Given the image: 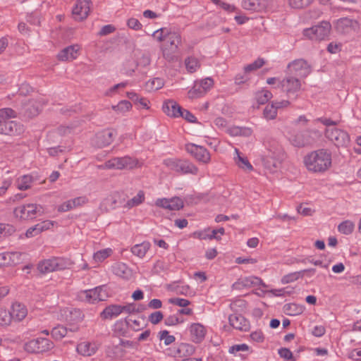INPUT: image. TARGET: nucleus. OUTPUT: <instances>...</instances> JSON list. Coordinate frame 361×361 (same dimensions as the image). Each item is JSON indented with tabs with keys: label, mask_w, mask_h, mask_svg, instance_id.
<instances>
[{
	"label": "nucleus",
	"mask_w": 361,
	"mask_h": 361,
	"mask_svg": "<svg viewBox=\"0 0 361 361\" xmlns=\"http://www.w3.org/2000/svg\"><path fill=\"white\" fill-rule=\"evenodd\" d=\"M305 164L309 171L324 172L331 165V154L326 149H318L305 157Z\"/></svg>",
	"instance_id": "f257e3e1"
},
{
	"label": "nucleus",
	"mask_w": 361,
	"mask_h": 361,
	"mask_svg": "<svg viewBox=\"0 0 361 361\" xmlns=\"http://www.w3.org/2000/svg\"><path fill=\"white\" fill-rule=\"evenodd\" d=\"M16 117V113L11 108L0 109V134L19 135L23 133V126L10 119Z\"/></svg>",
	"instance_id": "f03ea898"
},
{
	"label": "nucleus",
	"mask_w": 361,
	"mask_h": 361,
	"mask_svg": "<svg viewBox=\"0 0 361 361\" xmlns=\"http://www.w3.org/2000/svg\"><path fill=\"white\" fill-rule=\"evenodd\" d=\"M283 159V153L276 142L261 157L264 167L271 173L276 172L280 168Z\"/></svg>",
	"instance_id": "7ed1b4c3"
},
{
	"label": "nucleus",
	"mask_w": 361,
	"mask_h": 361,
	"mask_svg": "<svg viewBox=\"0 0 361 361\" xmlns=\"http://www.w3.org/2000/svg\"><path fill=\"white\" fill-rule=\"evenodd\" d=\"M164 164L169 170L180 174L197 175L199 171L194 164L187 160L167 159Z\"/></svg>",
	"instance_id": "20e7f679"
},
{
	"label": "nucleus",
	"mask_w": 361,
	"mask_h": 361,
	"mask_svg": "<svg viewBox=\"0 0 361 361\" xmlns=\"http://www.w3.org/2000/svg\"><path fill=\"white\" fill-rule=\"evenodd\" d=\"M69 260L65 258L53 257L44 259L37 264V269L42 274H48L67 269L70 266Z\"/></svg>",
	"instance_id": "39448f33"
},
{
	"label": "nucleus",
	"mask_w": 361,
	"mask_h": 361,
	"mask_svg": "<svg viewBox=\"0 0 361 361\" xmlns=\"http://www.w3.org/2000/svg\"><path fill=\"white\" fill-rule=\"evenodd\" d=\"M331 25L327 21H322L320 24L304 30L303 34L312 40H324L330 34Z\"/></svg>",
	"instance_id": "423d86ee"
},
{
	"label": "nucleus",
	"mask_w": 361,
	"mask_h": 361,
	"mask_svg": "<svg viewBox=\"0 0 361 361\" xmlns=\"http://www.w3.org/2000/svg\"><path fill=\"white\" fill-rule=\"evenodd\" d=\"M279 87L288 97L293 95L296 99L301 90L302 83L298 78L293 75H288L279 81Z\"/></svg>",
	"instance_id": "0eeeda50"
},
{
	"label": "nucleus",
	"mask_w": 361,
	"mask_h": 361,
	"mask_svg": "<svg viewBox=\"0 0 361 361\" xmlns=\"http://www.w3.org/2000/svg\"><path fill=\"white\" fill-rule=\"evenodd\" d=\"M80 298L89 303L104 301L109 298L108 293L104 286H98L93 289L85 290L80 293Z\"/></svg>",
	"instance_id": "6e6552de"
},
{
	"label": "nucleus",
	"mask_w": 361,
	"mask_h": 361,
	"mask_svg": "<svg viewBox=\"0 0 361 361\" xmlns=\"http://www.w3.org/2000/svg\"><path fill=\"white\" fill-rule=\"evenodd\" d=\"M325 135L337 147L345 146L350 141L348 134L336 127L326 128Z\"/></svg>",
	"instance_id": "1a4fd4ad"
},
{
	"label": "nucleus",
	"mask_w": 361,
	"mask_h": 361,
	"mask_svg": "<svg viewBox=\"0 0 361 361\" xmlns=\"http://www.w3.org/2000/svg\"><path fill=\"white\" fill-rule=\"evenodd\" d=\"M54 343L47 338H37L25 344L26 350L32 353H44L54 348Z\"/></svg>",
	"instance_id": "9d476101"
},
{
	"label": "nucleus",
	"mask_w": 361,
	"mask_h": 361,
	"mask_svg": "<svg viewBox=\"0 0 361 361\" xmlns=\"http://www.w3.org/2000/svg\"><path fill=\"white\" fill-rule=\"evenodd\" d=\"M42 207L35 204H27L16 207L14 211L16 217L20 219H32L36 217L38 212H41Z\"/></svg>",
	"instance_id": "9b49d317"
},
{
	"label": "nucleus",
	"mask_w": 361,
	"mask_h": 361,
	"mask_svg": "<svg viewBox=\"0 0 361 361\" xmlns=\"http://www.w3.org/2000/svg\"><path fill=\"white\" fill-rule=\"evenodd\" d=\"M116 136V132L113 129H106L97 133L92 139V144L98 148H102L109 145Z\"/></svg>",
	"instance_id": "f8f14e48"
},
{
	"label": "nucleus",
	"mask_w": 361,
	"mask_h": 361,
	"mask_svg": "<svg viewBox=\"0 0 361 361\" xmlns=\"http://www.w3.org/2000/svg\"><path fill=\"white\" fill-rule=\"evenodd\" d=\"M185 149L198 161L208 164L211 160L210 153L202 146L189 143L185 145Z\"/></svg>",
	"instance_id": "ddd939ff"
},
{
	"label": "nucleus",
	"mask_w": 361,
	"mask_h": 361,
	"mask_svg": "<svg viewBox=\"0 0 361 361\" xmlns=\"http://www.w3.org/2000/svg\"><path fill=\"white\" fill-rule=\"evenodd\" d=\"M290 72L300 78H306L312 71L311 66L302 59H296L288 66Z\"/></svg>",
	"instance_id": "4468645a"
},
{
	"label": "nucleus",
	"mask_w": 361,
	"mask_h": 361,
	"mask_svg": "<svg viewBox=\"0 0 361 361\" xmlns=\"http://www.w3.org/2000/svg\"><path fill=\"white\" fill-rule=\"evenodd\" d=\"M90 0H78L73 8L72 13L76 20L85 19L90 11Z\"/></svg>",
	"instance_id": "2eb2a0df"
},
{
	"label": "nucleus",
	"mask_w": 361,
	"mask_h": 361,
	"mask_svg": "<svg viewBox=\"0 0 361 361\" xmlns=\"http://www.w3.org/2000/svg\"><path fill=\"white\" fill-rule=\"evenodd\" d=\"M288 140L291 145L297 147H302L311 144L313 139L309 131L298 132L289 136Z\"/></svg>",
	"instance_id": "dca6fc26"
},
{
	"label": "nucleus",
	"mask_w": 361,
	"mask_h": 361,
	"mask_svg": "<svg viewBox=\"0 0 361 361\" xmlns=\"http://www.w3.org/2000/svg\"><path fill=\"white\" fill-rule=\"evenodd\" d=\"M260 284L264 287L266 286L261 279L256 276H249L239 279L232 285V288L235 290H242L245 288H250Z\"/></svg>",
	"instance_id": "f3484780"
},
{
	"label": "nucleus",
	"mask_w": 361,
	"mask_h": 361,
	"mask_svg": "<svg viewBox=\"0 0 361 361\" xmlns=\"http://www.w3.org/2000/svg\"><path fill=\"white\" fill-rule=\"evenodd\" d=\"M156 205L169 210H179L183 207V202L178 197L171 199L162 198L156 201Z\"/></svg>",
	"instance_id": "a211bd4d"
},
{
	"label": "nucleus",
	"mask_w": 361,
	"mask_h": 361,
	"mask_svg": "<svg viewBox=\"0 0 361 361\" xmlns=\"http://www.w3.org/2000/svg\"><path fill=\"white\" fill-rule=\"evenodd\" d=\"M229 324L234 329L242 331L249 330V322L241 314H233L228 317Z\"/></svg>",
	"instance_id": "6ab92c4d"
},
{
	"label": "nucleus",
	"mask_w": 361,
	"mask_h": 361,
	"mask_svg": "<svg viewBox=\"0 0 361 361\" xmlns=\"http://www.w3.org/2000/svg\"><path fill=\"white\" fill-rule=\"evenodd\" d=\"M189 330L193 342L199 343L204 340L207 330L202 324L200 323L192 324Z\"/></svg>",
	"instance_id": "aec40b11"
},
{
	"label": "nucleus",
	"mask_w": 361,
	"mask_h": 361,
	"mask_svg": "<svg viewBox=\"0 0 361 361\" xmlns=\"http://www.w3.org/2000/svg\"><path fill=\"white\" fill-rule=\"evenodd\" d=\"M112 272L117 276L129 280L133 276V271L125 263L116 262L111 267Z\"/></svg>",
	"instance_id": "412c9836"
},
{
	"label": "nucleus",
	"mask_w": 361,
	"mask_h": 361,
	"mask_svg": "<svg viewBox=\"0 0 361 361\" xmlns=\"http://www.w3.org/2000/svg\"><path fill=\"white\" fill-rule=\"evenodd\" d=\"M164 112L170 117H180L182 108L173 100L166 101L162 106Z\"/></svg>",
	"instance_id": "4be33fe9"
},
{
	"label": "nucleus",
	"mask_w": 361,
	"mask_h": 361,
	"mask_svg": "<svg viewBox=\"0 0 361 361\" xmlns=\"http://www.w3.org/2000/svg\"><path fill=\"white\" fill-rule=\"evenodd\" d=\"M78 48L77 45H71L64 48L57 55L60 61H71L78 56Z\"/></svg>",
	"instance_id": "5701e85b"
},
{
	"label": "nucleus",
	"mask_w": 361,
	"mask_h": 361,
	"mask_svg": "<svg viewBox=\"0 0 361 361\" xmlns=\"http://www.w3.org/2000/svg\"><path fill=\"white\" fill-rule=\"evenodd\" d=\"M10 312L12 319L16 321L23 320L27 314L25 306L19 302H15L12 305L11 311Z\"/></svg>",
	"instance_id": "b1692460"
},
{
	"label": "nucleus",
	"mask_w": 361,
	"mask_h": 361,
	"mask_svg": "<svg viewBox=\"0 0 361 361\" xmlns=\"http://www.w3.org/2000/svg\"><path fill=\"white\" fill-rule=\"evenodd\" d=\"M131 319L126 318L116 322L113 327V331L117 336H126Z\"/></svg>",
	"instance_id": "393cba45"
},
{
	"label": "nucleus",
	"mask_w": 361,
	"mask_h": 361,
	"mask_svg": "<svg viewBox=\"0 0 361 361\" xmlns=\"http://www.w3.org/2000/svg\"><path fill=\"white\" fill-rule=\"evenodd\" d=\"M121 314L120 305H110L106 307L101 312L102 319H112Z\"/></svg>",
	"instance_id": "a878e982"
},
{
	"label": "nucleus",
	"mask_w": 361,
	"mask_h": 361,
	"mask_svg": "<svg viewBox=\"0 0 361 361\" xmlns=\"http://www.w3.org/2000/svg\"><path fill=\"white\" fill-rule=\"evenodd\" d=\"M167 43L169 44L170 49L173 53L177 51L179 46L182 42L181 35L179 32L175 31L169 32L166 38Z\"/></svg>",
	"instance_id": "bb28decb"
},
{
	"label": "nucleus",
	"mask_w": 361,
	"mask_h": 361,
	"mask_svg": "<svg viewBox=\"0 0 361 361\" xmlns=\"http://www.w3.org/2000/svg\"><path fill=\"white\" fill-rule=\"evenodd\" d=\"M242 6L245 10L259 12L265 8V4L262 0H243Z\"/></svg>",
	"instance_id": "cd10ccee"
},
{
	"label": "nucleus",
	"mask_w": 361,
	"mask_h": 361,
	"mask_svg": "<svg viewBox=\"0 0 361 361\" xmlns=\"http://www.w3.org/2000/svg\"><path fill=\"white\" fill-rule=\"evenodd\" d=\"M235 152L236 154V157H234V159L238 167L247 171H252L253 167L247 157L243 156L237 148L235 149Z\"/></svg>",
	"instance_id": "c85d7f7f"
},
{
	"label": "nucleus",
	"mask_w": 361,
	"mask_h": 361,
	"mask_svg": "<svg viewBox=\"0 0 361 361\" xmlns=\"http://www.w3.org/2000/svg\"><path fill=\"white\" fill-rule=\"evenodd\" d=\"M126 95L128 98L130 99L135 104L138 105L145 109H149V101L147 98L140 97L135 92H128Z\"/></svg>",
	"instance_id": "c756f323"
},
{
	"label": "nucleus",
	"mask_w": 361,
	"mask_h": 361,
	"mask_svg": "<svg viewBox=\"0 0 361 361\" xmlns=\"http://www.w3.org/2000/svg\"><path fill=\"white\" fill-rule=\"evenodd\" d=\"M150 243L147 241H144L142 243L135 245L131 247L132 253L142 258L145 256L146 253L150 248Z\"/></svg>",
	"instance_id": "7c9ffc66"
},
{
	"label": "nucleus",
	"mask_w": 361,
	"mask_h": 361,
	"mask_svg": "<svg viewBox=\"0 0 361 361\" xmlns=\"http://www.w3.org/2000/svg\"><path fill=\"white\" fill-rule=\"evenodd\" d=\"M77 351L84 356H90L96 352V347L89 342H82L78 345Z\"/></svg>",
	"instance_id": "2f4dec72"
},
{
	"label": "nucleus",
	"mask_w": 361,
	"mask_h": 361,
	"mask_svg": "<svg viewBox=\"0 0 361 361\" xmlns=\"http://www.w3.org/2000/svg\"><path fill=\"white\" fill-rule=\"evenodd\" d=\"M100 169L122 170L121 157H114L98 166Z\"/></svg>",
	"instance_id": "473e14b6"
},
{
	"label": "nucleus",
	"mask_w": 361,
	"mask_h": 361,
	"mask_svg": "<svg viewBox=\"0 0 361 361\" xmlns=\"http://www.w3.org/2000/svg\"><path fill=\"white\" fill-rule=\"evenodd\" d=\"M145 199V192L142 190H139L137 195L133 198L128 200L124 207L131 209L141 204Z\"/></svg>",
	"instance_id": "72a5a7b5"
},
{
	"label": "nucleus",
	"mask_w": 361,
	"mask_h": 361,
	"mask_svg": "<svg viewBox=\"0 0 361 361\" xmlns=\"http://www.w3.org/2000/svg\"><path fill=\"white\" fill-rule=\"evenodd\" d=\"M33 178L30 175H24L17 179V188L20 190H26L31 187Z\"/></svg>",
	"instance_id": "f704fd0d"
},
{
	"label": "nucleus",
	"mask_w": 361,
	"mask_h": 361,
	"mask_svg": "<svg viewBox=\"0 0 361 361\" xmlns=\"http://www.w3.org/2000/svg\"><path fill=\"white\" fill-rule=\"evenodd\" d=\"M185 66L188 72L192 73L200 68V62L194 56H188L185 59Z\"/></svg>",
	"instance_id": "c9c22d12"
},
{
	"label": "nucleus",
	"mask_w": 361,
	"mask_h": 361,
	"mask_svg": "<svg viewBox=\"0 0 361 361\" xmlns=\"http://www.w3.org/2000/svg\"><path fill=\"white\" fill-rule=\"evenodd\" d=\"M283 310L288 315L296 316L302 314L304 308L302 305L295 303H289L284 305Z\"/></svg>",
	"instance_id": "e433bc0d"
},
{
	"label": "nucleus",
	"mask_w": 361,
	"mask_h": 361,
	"mask_svg": "<svg viewBox=\"0 0 361 361\" xmlns=\"http://www.w3.org/2000/svg\"><path fill=\"white\" fill-rule=\"evenodd\" d=\"M357 21L348 18H342L337 21V28L342 32H345L350 27H354Z\"/></svg>",
	"instance_id": "4c0bfd02"
},
{
	"label": "nucleus",
	"mask_w": 361,
	"mask_h": 361,
	"mask_svg": "<svg viewBox=\"0 0 361 361\" xmlns=\"http://www.w3.org/2000/svg\"><path fill=\"white\" fill-rule=\"evenodd\" d=\"M138 161L137 159L128 157L125 156L121 157V166L122 170L123 169H128L130 170L133 169H135L138 166Z\"/></svg>",
	"instance_id": "58836bf2"
},
{
	"label": "nucleus",
	"mask_w": 361,
	"mask_h": 361,
	"mask_svg": "<svg viewBox=\"0 0 361 361\" xmlns=\"http://www.w3.org/2000/svg\"><path fill=\"white\" fill-rule=\"evenodd\" d=\"M355 228V224L350 220H346L341 222L338 226V231L344 235H350L353 233Z\"/></svg>",
	"instance_id": "ea45409f"
},
{
	"label": "nucleus",
	"mask_w": 361,
	"mask_h": 361,
	"mask_svg": "<svg viewBox=\"0 0 361 361\" xmlns=\"http://www.w3.org/2000/svg\"><path fill=\"white\" fill-rule=\"evenodd\" d=\"M272 97V93L267 90L259 91L255 94V98L258 104H264Z\"/></svg>",
	"instance_id": "a19ab883"
},
{
	"label": "nucleus",
	"mask_w": 361,
	"mask_h": 361,
	"mask_svg": "<svg viewBox=\"0 0 361 361\" xmlns=\"http://www.w3.org/2000/svg\"><path fill=\"white\" fill-rule=\"evenodd\" d=\"M164 85V80L160 78H155L149 80L147 84V88L150 91H157L161 89Z\"/></svg>",
	"instance_id": "79ce46f5"
},
{
	"label": "nucleus",
	"mask_w": 361,
	"mask_h": 361,
	"mask_svg": "<svg viewBox=\"0 0 361 361\" xmlns=\"http://www.w3.org/2000/svg\"><path fill=\"white\" fill-rule=\"evenodd\" d=\"M68 329L63 326L54 327L51 331V336L56 340H61L68 334Z\"/></svg>",
	"instance_id": "37998d69"
},
{
	"label": "nucleus",
	"mask_w": 361,
	"mask_h": 361,
	"mask_svg": "<svg viewBox=\"0 0 361 361\" xmlns=\"http://www.w3.org/2000/svg\"><path fill=\"white\" fill-rule=\"evenodd\" d=\"M132 108L131 103L128 100H122L117 105L113 106L112 109L120 114L130 111Z\"/></svg>",
	"instance_id": "c03bdc74"
},
{
	"label": "nucleus",
	"mask_w": 361,
	"mask_h": 361,
	"mask_svg": "<svg viewBox=\"0 0 361 361\" xmlns=\"http://www.w3.org/2000/svg\"><path fill=\"white\" fill-rule=\"evenodd\" d=\"M112 253L111 248H106L97 251L93 255V259L96 262H101L109 257Z\"/></svg>",
	"instance_id": "a18cd8bd"
},
{
	"label": "nucleus",
	"mask_w": 361,
	"mask_h": 361,
	"mask_svg": "<svg viewBox=\"0 0 361 361\" xmlns=\"http://www.w3.org/2000/svg\"><path fill=\"white\" fill-rule=\"evenodd\" d=\"M264 117L267 120H273L277 116V110L274 104H268L263 111Z\"/></svg>",
	"instance_id": "49530a36"
},
{
	"label": "nucleus",
	"mask_w": 361,
	"mask_h": 361,
	"mask_svg": "<svg viewBox=\"0 0 361 361\" xmlns=\"http://www.w3.org/2000/svg\"><path fill=\"white\" fill-rule=\"evenodd\" d=\"M205 94L204 90L200 87L197 82H195L194 87L188 91V94L190 99H195L202 97Z\"/></svg>",
	"instance_id": "de8ad7c7"
},
{
	"label": "nucleus",
	"mask_w": 361,
	"mask_h": 361,
	"mask_svg": "<svg viewBox=\"0 0 361 361\" xmlns=\"http://www.w3.org/2000/svg\"><path fill=\"white\" fill-rule=\"evenodd\" d=\"M225 233V231H224V228H219V229H214L211 231V233L209 234H201L200 235V238L201 239H216V240H219L221 238L219 236L217 235V234H220V235H224Z\"/></svg>",
	"instance_id": "09e8293b"
},
{
	"label": "nucleus",
	"mask_w": 361,
	"mask_h": 361,
	"mask_svg": "<svg viewBox=\"0 0 361 361\" xmlns=\"http://www.w3.org/2000/svg\"><path fill=\"white\" fill-rule=\"evenodd\" d=\"M300 278H301V272H300V271L290 273V274H288L282 277L281 283L283 284L292 283L293 281H297Z\"/></svg>",
	"instance_id": "8fccbe9b"
},
{
	"label": "nucleus",
	"mask_w": 361,
	"mask_h": 361,
	"mask_svg": "<svg viewBox=\"0 0 361 361\" xmlns=\"http://www.w3.org/2000/svg\"><path fill=\"white\" fill-rule=\"evenodd\" d=\"M170 30L166 27H161L153 33V36L156 38L159 42H162L166 39L167 36L169 35Z\"/></svg>",
	"instance_id": "3c124183"
},
{
	"label": "nucleus",
	"mask_w": 361,
	"mask_h": 361,
	"mask_svg": "<svg viewBox=\"0 0 361 361\" xmlns=\"http://www.w3.org/2000/svg\"><path fill=\"white\" fill-rule=\"evenodd\" d=\"M178 351L183 353L184 356L192 355L195 351V348L188 343H181L178 348Z\"/></svg>",
	"instance_id": "603ef678"
},
{
	"label": "nucleus",
	"mask_w": 361,
	"mask_h": 361,
	"mask_svg": "<svg viewBox=\"0 0 361 361\" xmlns=\"http://www.w3.org/2000/svg\"><path fill=\"white\" fill-rule=\"evenodd\" d=\"M313 0H289L288 3L290 7L293 8H302L309 6Z\"/></svg>",
	"instance_id": "864d4df0"
},
{
	"label": "nucleus",
	"mask_w": 361,
	"mask_h": 361,
	"mask_svg": "<svg viewBox=\"0 0 361 361\" xmlns=\"http://www.w3.org/2000/svg\"><path fill=\"white\" fill-rule=\"evenodd\" d=\"M10 259V265H16L20 263L23 260V255L24 253L20 252H8Z\"/></svg>",
	"instance_id": "5fc2aeb1"
},
{
	"label": "nucleus",
	"mask_w": 361,
	"mask_h": 361,
	"mask_svg": "<svg viewBox=\"0 0 361 361\" xmlns=\"http://www.w3.org/2000/svg\"><path fill=\"white\" fill-rule=\"evenodd\" d=\"M55 224H56V222L54 221L45 220L36 224L37 226V229H38V232L41 233L43 231L51 229Z\"/></svg>",
	"instance_id": "6e6d98bb"
},
{
	"label": "nucleus",
	"mask_w": 361,
	"mask_h": 361,
	"mask_svg": "<svg viewBox=\"0 0 361 361\" xmlns=\"http://www.w3.org/2000/svg\"><path fill=\"white\" fill-rule=\"evenodd\" d=\"M264 64V61L262 59H258L253 63L248 64L244 68L245 73H249L261 68Z\"/></svg>",
	"instance_id": "4d7b16f0"
},
{
	"label": "nucleus",
	"mask_w": 361,
	"mask_h": 361,
	"mask_svg": "<svg viewBox=\"0 0 361 361\" xmlns=\"http://www.w3.org/2000/svg\"><path fill=\"white\" fill-rule=\"evenodd\" d=\"M11 319L12 317L11 315V312H8L5 310H0V325H8L11 323Z\"/></svg>",
	"instance_id": "13d9d810"
},
{
	"label": "nucleus",
	"mask_w": 361,
	"mask_h": 361,
	"mask_svg": "<svg viewBox=\"0 0 361 361\" xmlns=\"http://www.w3.org/2000/svg\"><path fill=\"white\" fill-rule=\"evenodd\" d=\"M169 302L182 307H186L190 304L188 300L180 298H173L169 300Z\"/></svg>",
	"instance_id": "bf43d9fd"
},
{
	"label": "nucleus",
	"mask_w": 361,
	"mask_h": 361,
	"mask_svg": "<svg viewBox=\"0 0 361 361\" xmlns=\"http://www.w3.org/2000/svg\"><path fill=\"white\" fill-rule=\"evenodd\" d=\"M249 350V346L245 344H238L233 345L229 348L228 352L231 354L235 355L238 352L240 351H247Z\"/></svg>",
	"instance_id": "052dcab7"
},
{
	"label": "nucleus",
	"mask_w": 361,
	"mask_h": 361,
	"mask_svg": "<svg viewBox=\"0 0 361 361\" xmlns=\"http://www.w3.org/2000/svg\"><path fill=\"white\" fill-rule=\"evenodd\" d=\"M199 85H200V87H202V90H204V92L206 93L214 85V81L210 78H204L199 82H197Z\"/></svg>",
	"instance_id": "680f3d73"
},
{
	"label": "nucleus",
	"mask_w": 361,
	"mask_h": 361,
	"mask_svg": "<svg viewBox=\"0 0 361 361\" xmlns=\"http://www.w3.org/2000/svg\"><path fill=\"white\" fill-rule=\"evenodd\" d=\"M160 339L164 341L165 345H168L175 341L173 336L169 335V331L166 330L160 331Z\"/></svg>",
	"instance_id": "e2e57ef3"
},
{
	"label": "nucleus",
	"mask_w": 361,
	"mask_h": 361,
	"mask_svg": "<svg viewBox=\"0 0 361 361\" xmlns=\"http://www.w3.org/2000/svg\"><path fill=\"white\" fill-rule=\"evenodd\" d=\"M163 317H164V315H163L162 312L160 311H157V312L152 313L149 316L148 319H149V321L152 324H157L163 319Z\"/></svg>",
	"instance_id": "0e129e2a"
},
{
	"label": "nucleus",
	"mask_w": 361,
	"mask_h": 361,
	"mask_svg": "<svg viewBox=\"0 0 361 361\" xmlns=\"http://www.w3.org/2000/svg\"><path fill=\"white\" fill-rule=\"evenodd\" d=\"M279 355L281 357L288 360H295L292 352L286 348H281L279 350Z\"/></svg>",
	"instance_id": "69168bd1"
},
{
	"label": "nucleus",
	"mask_w": 361,
	"mask_h": 361,
	"mask_svg": "<svg viewBox=\"0 0 361 361\" xmlns=\"http://www.w3.org/2000/svg\"><path fill=\"white\" fill-rule=\"evenodd\" d=\"M180 117L183 118L186 121L190 122V123H195L196 122V118L195 116L190 113L188 110L182 109Z\"/></svg>",
	"instance_id": "338daca9"
},
{
	"label": "nucleus",
	"mask_w": 361,
	"mask_h": 361,
	"mask_svg": "<svg viewBox=\"0 0 361 361\" xmlns=\"http://www.w3.org/2000/svg\"><path fill=\"white\" fill-rule=\"evenodd\" d=\"M127 25L130 28L133 29L135 30H139L142 28V24L137 19L134 18L128 19Z\"/></svg>",
	"instance_id": "774afa93"
}]
</instances>
